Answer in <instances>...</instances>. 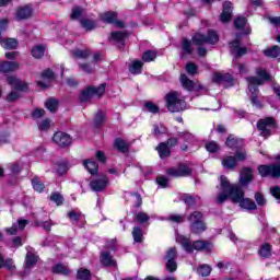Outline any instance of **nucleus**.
Returning <instances> with one entry per match:
<instances>
[{
	"instance_id": "9",
	"label": "nucleus",
	"mask_w": 280,
	"mask_h": 280,
	"mask_svg": "<svg viewBox=\"0 0 280 280\" xmlns=\"http://www.w3.org/2000/svg\"><path fill=\"white\" fill-rule=\"evenodd\" d=\"M246 160V151L241 150L236 151L235 156L226 155L222 159V165L226 170H234V167L237 166L238 161H245Z\"/></svg>"
},
{
	"instance_id": "49",
	"label": "nucleus",
	"mask_w": 280,
	"mask_h": 280,
	"mask_svg": "<svg viewBox=\"0 0 280 280\" xmlns=\"http://www.w3.org/2000/svg\"><path fill=\"white\" fill-rule=\"evenodd\" d=\"M234 25L236 27V30H244V27H246V18H236L234 20Z\"/></svg>"
},
{
	"instance_id": "16",
	"label": "nucleus",
	"mask_w": 280,
	"mask_h": 280,
	"mask_svg": "<svg viewBox=\"0 0 280 280\" xmlns=\"http://www.w3.org/2000/svg\"><path fill=\"white\" fill-rule=\"evenodd\" d=\"M51 80H54V71H51V69H47L37 78L36 82L38 86L47 89V86L51 84Z\"/></svg>"
},
{
	"instance_id": "18",
	"label": "nucleus",
	"mask_w": 280,
	"mask_h": 280,
	"mask_svg": "<svg viewBox=\"0 0 280 280\" xmlns=\"http://www.w3.org/2000/svg\"><path fill=\"white\" fill-rule=\"evenodd\" d=\"M127 36L128 33L126 31L113 32L109 37V40L114 43V45H117V47L121 48L124 47V43Z\"/></svg>"
},
{
	"instance_id": "47",
	"label": "nucleus",
	"mask_w": 280,
	"mask_h": 280,
	"mask_svg": "<svg viewBox=\"0 0 280 280\" xmlns=\"http://www.w3.org/2000/svg\"><path fill=\"white\" fill-rule=\"evenodd\" d=\"M45 106L47 109L50 110V113H56V109L58 108V102L54 98H49L46 103Z\"/></svg>"
},
{
	"instance_id": "19",
	"label": "nucleus",
	"mask_w": 280,
	"mask_h": 280,
	"mask_svg": "<svg viewBox=\"0 0 280 280\" xmlns=\"http://www.w3.org/2000/svg\"><path fill=\"white\" fill-rule=\"evenodd\" d=\"M231 16H233V4L226 1L223 3V11L220 16L221 23H229Z\"/></svg>"
},
{
	"instance_id": "17",
	"label": "nucleus",
	"mask_w": 280,
	"mask_h": 280,
	"mask_svg": "<svg viewBox=\"0 0 280 280\" xmlns=\"http://www.w3.org/2000/svg\"><path fill=\"white\" fill-rule=\"evenodd\" d=\"M166 259H167V262H166L167 270H170V272H176V268H177L176 260H175L176 247H172L167 250Z\"/></svg>"
},
{
	"instance_id": "33",
	"label": "nucleus",
	"mask_w": 280,
	"mask_h": 280,
	"mask_svg": "<svg viewBox=\"0 0 280 280\" xmlns=\"http://www.w3.org/2000/svg\"><path fill=\"white\" fill-rule=\"evenodd\" d=\"M156 150L160 154V159H166V156H170V154H172L170 145H167L165 142L160 143Z\"/></svg>"
},
{
	"instance_id": "10",
	"label": "nucleus",
	"mask_w": 280,
	"mask_h": 280,
	"mask_svg": "<svg viewBox=\"0 0 280 280\" xmlns=\"http://www.w3.org/2000/svg\"><path fill=\"white\" fill-rule=\"evenodd\" d=\"M257 128L260 130L262 137H270V130L277 128V122L275 121V118L268 117L260 119L257 124Z\"/></svg>"
},
{
	"instance_id": "12",
	"label": "nucleus",
	"mask_w": 280,
	"mask_h": 280,
	"mask_svg": "<svg viewBox=\"0 0 280 280\" xmlns=\"http://www.w3.org/2000/svg\"><path fill=\"white\" fill-rule=\"evenodd\" d=\"M167 175L173 176V178H178L183 176L191 175V167L189 164H179L177 167H172L167 170Z\"/></svg>"
},
{
	"instance_id": "35",
	"label": "nucleus",
	"mask_w": 280,
	"mask_h": 280,
	"mask_svg": "<svg viewBox=\"0 0 280 280\" xmlns=\"http://www.w3.org/2000/svg\"><path fill=\"white\" fill-rule=\"evenodd\" d=\"M141 69H143V62H141L140 60H135L129 66V71L133 75H139V73H141Z\"/></svg>"
},
{
	"instance_id": "15",
	"label": "nucleus",
	"mask_w": 280,
	"mask_h": 280,
	"mask_svg": "<svg viewBox=\"0 0 280 280\" xmlns=\"http://www.w3.org/2000/svg\"><path fill=\"white\" fill-rule=\"evenodd\" d=\"M52 141L57 143V145H60V148H67V145H71L72 143L71 136L62 131L56 132L52 137Z\"/></svg>"
},
{
	"instance_id": "46",
	"label": "nucleus",
	"mask_w": 280,
	"mask_h": 280,
	"mask_svg": "<svg viewBox=\"0 0 280 280\" xmlns=\"http://www.w3.org/2000/svg\"><path fill=\"white\" fill-rule=\"evenodd\" d=\"M81 16H84V9L80 8V7H74L72 9V14H71V19L73 21L80 19Z\"/></svg>"
},
{
	"instance_id": "43",
	"label": "nucleus",
	"mask_w": 280,
	"mask_h": 280,
	"mask_svg": "<svg viewBox=\"0 0 280 280\" xmlns=\"http://www.w3.org/2000/svg\"><path fill=\"white\" fill-rule=\"evenodd\" d=\"M32 186L35 191H38V194H43V191L45 190V184H43L40 179H38V177H35L32 180Z\"/></svg>"
},
{
	"instance_id": "51",
	"label": "nucleus",
	"mask_w": 280,
	"mask_h": 280,
	"mask_svg": "<svg viewBox=\"0 0 280 280\" xmlns=\"http://www.w3.org/2000/svg\"><path fill=\"white\" fill-rule=\"evenodd\" d=\"M206 150L208 152H218V150H220V145H218V142L215 141H210L206 143Z\"/></svg>"
},
{
	"instance_id": "29",
	"label": "nucleus",
	"mask_w": 280,
	"mask_h": 280,
	"mask_svg": "<svg viewBox=\"0 0 280 280\" xmlns=\"http://www.w3.org/2000/svg\"><path fill=\"white\" fill-rule=\"evenodd\" d=\"M101 264H103V266L109 267L117 266V262L115 261V259H113V256L108 252H104L101 254Z\"/></svg>"
},
{
	"instance_id": "52",
	"label": "nucleus",
	"mask_w": 280,
	"mask_h": 280,
	"mask_svg": "<svg viewBox=\"0 0 280 280\" xmlns=\"http://www.w3.org/2000/svg\"><path fill=\"white\" fill-rule=\"evenodd\" d=\"M144 108L149 112V113H153V115H156V113H159V106H156L154 103L152 102H148L144 104Z\"/></svg>"
},
{
	"instance_id": "37",
	"label": "nucleus",
	"mask_w": 280,
	"mask_h": 280,
	"mask_svg": "<svg viewBox=\"0 0 280 280\" xmlns=\"http://www.w3.org/2000/svg\"><path fill=\"white\" fill-rule=\"evenodd\" d=\"M52 272L55 275H69L70 270L66 265L57 264L52 267Z\"/></svg>"
},
{
	"instance_id": "38",
	"label": "nucleus",
	"mask_w": 280,
	"mask_h": 280,
	"mask_svg": "<svg viewBox=\"0 0 280 280\" xmlns=\"http://www.w3.org/2000/svg\"><path fill=\"white\" fill-rule=\"evenodd\" d=\"M31 54H32L33 58H43V56H45V46H43V45L35 46L31 50Z\"/></svg>"
},
{
	"instance_id": "57",
	"label": "nucleus",
	"mask_w": 280,
	"mask_h": 280,
	"mask_svg": "<svg viewBox=\"0 0 280 280\" xmlns=\"http://www.w3.org/2000/svg\"><path fill=\"white\" fill-rule=\"evenodd\" d=\"M104 119H105L104 113L98 112V113L95 115V117H94V124H95V126H102V124H104Z\"/></svg>"
},
{
	"instance_id": "11",
	"label": "nucleus",
	"mask_w": 280,
	"mask_h": 280,
	"mask_svg": "<svg viewBox=\"0 0 280 280\" xmlns=\"http://www.w3.org/2000/svg\"><path fill=\"white\" fill-rule=\"evenodd\" d=\"M260 176H271L272 178H279L280 176V163L273 165H260L258 167Z\"/></svg>"
},
{
	"instance_id": "48",
	"label": "nucleus",
	"mask_w": 280,
	"mask_h": 280,
	"mask_svg": "<svg viewBox=\"0 0 280 280\" xmlns=\"http://www.w3.org/2000/svg\"><path fill=\"white\" fill-rule=\"evenodd\" d=\"M50 200L52 202H56V205L58 207H60V205H62V202H65V198L62 197V195H60L59 192H54L51 196H50Z\"/></svg>"
},
{
	"instance_id": "42",
	"label": "nucleus",
	"mask_w": 280,
	"mask_h": 280,
	"mask_svg": "<svg viewBox=\"0 0 280 280\" xmlns=\"http://www.w3.org/2000/svg\"><path fill=\"white\" fill-rule=\"evenodd\" d=\"M132 237H133V241L137 243L143 242V231L141 230V228L139 226L133 228Z\"/></svg>"
},
{
	"instance_id": "27",
	"label": "nucleus",
	"mask_w": 280,
	"mask_h": 280,
	"mask_svg": "<svg viewBox=\"0 0 280 280\" xmlns=\"http://www.w3.org/2000/svg\"><path fill=\"white\" fill-rule=\"evenodd\" d=\"M0 45L3 49H16L19 47V42L15 38H1Z\"/></svg>"
},
{
	"instance_id": "36",
	"label": "nucleus",
	"mask_w": 280,
	"mask_h": 280,
	"mask_svg": "<svg viewBox=\"0 0 280 280\" xmlns=\"http://www.w3.org/2000/svg\"><path fill=\"white\" fill-rule=\"evenodd\" d=\"M83 165L85 167V170H88V172L90 174H95L98 170V165L97 162L93 161V160H88L83 162Z\"/></svg>"
},
{
	"instance_id": "23",
	"label": "nucleus",
	"mask_w": 280,
	"mask_h": 280,
	"mask_svg": "<svg viewBox=\"0 0 280 280\" xmlns=\"http://www.w3.org/2000/svg\"><path fill=\"white\" fill-rule=\"evenodd\" d=\"M27 224H30V221L20 219L18 220V223H13L10 229H7V233L8 235H16V233H19V231H23Z\"/></svg>"
},
{
	"instance_id": "21",
	"label": "nucleus",
	"mask_w": 280,
	"mask_h": 280,
	"mask_svg": "<svg viewBox=\"0 0 280 280\" xmlns=\"http://www.w3.org/2000/svg\"><path fill=\"white\" fill-rule=\"evenodd\" d=\"M212 82H217L218 84H230L233 85V77L229 73L223 74L220 72H215L212 77Z\"/></svg>"
},
{
	"instance_id": "58",
	"label": "nucleus",
	"mask_w": 280,
	"mask_h": 280,
	"mask_svg": "<svg viewBox=\"0 0 280 280\" xmlns=\"http://www.w3.org/2000/svg\"><path fill=\"white\" fill-rule=\"evenodd\" d=\"M81 25L82 27H84L85 30H94L95 27V22L91 21V20H82L81 21Z\"/></svg>"
},
{
	"instance_id": "30",
	"label": "nucleus",
	"mask_w": 280,
	"mask_h": 280,
	"mask_svg": "<svg viewBox=\"0 0 280 280\" xmlns=\"http://www.w3.org/2000/svg\"><path fill=\"white\" fill-rule=\"evenodd\" d=\"M114 148L118 150V152L126 153L130 150V143L126 142L124 139L118 138L114 141Z\"/></svg>"
},
{
	"instance_id": "54",
	"label": "nucleus",
	"mask_w": 280,
	"mask_h": 280,
	"mask_svg": "<svg viewBox=\"0 0 280 280\" xmlns=\"http://www.w3.org/2000/svg\"><path fill=\"white\" fill-rule=\"evenodd\" d=\"M170 222H175L176 224H180L182 222H185V217L182 214H171L168 217Z\"/></svg>"
},
{
	"instance_id": "59",
	"label": "nucleus",
	"mask_w": 280,
	"mask_h": 280,
	"mask_svg": "<svg viewBox=\"0 0 280 280\" xmlns=\"http://www.w3.org/2000/svg\"><path fill=\"white\" fill-rule=\"evenodd\" d=\"M156 183H158V185H160V187H163V188H165L170 185V180L165 176H159L156 178Z\"/></svg>"
},
{
	"instance_id": "64",
	"label": "nucleus",
	"mask_w": 280,
	"mask_h": 280,
	"mask_svg": "<svg viewBox=\"0 0 280 280\" xmlns=\"http://www.w3.org/2000/svg\"><path fill=\"white\" fill-rule=\"evenodd\" d=\"M74 56H75V58H88L89 50H75Z\"/></svg>"
},
{
	"instance_id": "5",
	"label": "nucleus",
	"mask_w": 280,
	"mask_h": 280,
	"mask_svg": "<svg viewBox=\"0 0 280 280\" xmlns=\"http://www.w3.org/2000/svg\"><path fill=\"white\" fill-rule=\"evenodd\" d=\"M165 100L166 108H168L170 113H180V110H185V108H187L185 98H183V95L177 91L166 94Z\"/></svg>"
},
{
	"instance_id": "55",
	"label": "nucleus",
	"mask_w": 280,
	"mask_h": 280,
	"mask_svg": "<svg viewBox=\"0 0 280 280\" xmlns=\"http://www.w3.org/2000/svg\"><path fill=\"white\" fill-rule=\"evenodd\" d=\"M33 119H40L42 117H45V109L43 108H35L32 112Z\"/></svg>"
},
{
	"instance_id": "31",
	"label": "nucleus",
	"mask_w": 280,
	"mask_h": 280,
	"mask_svg": "<svg viewBox=\"0 0 280 280\" xmlns=\"http://www.w3.org/2000/svg\"><path fill=\"white\" fill-rule=\"evenodd\" d=\"M0 268H7L11 272L16 270V267L14 266V260L12 258H3V255L0 253Z\"/></svg>"
},
{
	"instance_id": "34",
	"label": "nucleus",
	"mask_w": 280,
	"mask_h": 280,
	"mask_svg": "<svg viewBox=\"0 0 280 280\" xmlns=\"http://www.w3.org/2000/svg\"><path fill=\"white\" fill-rule=\"evenodd\" d=\"M51 126H54V122L49 118H45L37 121L38 130H40L42 132H47V130H49Z\"/></svg>"
},
{
	"instance_id": "2",
	"label": "nucleus",
	"mask_w": 280,
	"mask_h": 280,
	"mask_svg": "<svg viewBox=\"0 0 280 280\" xmlns=\"http://www.w3.org/2000/svg\"><path fill=\"white\" fill-rule=\"evenodd\" d=\"M256 73L258 78H247V82L249 83L247 95H249L253 106H256V108H261V103L257 101V95L259 93V89H257V86H261L264 82H268V80H270V74L261 68H258Z\"/></svg>"
},
{
	"instance_id": "32",
	"label": "nucleus",
	"mask_w": 280,
	"mask_h": 280,
	"mask_svg": "<svg viewBox=\"0 0 280 280\" xmlns=\"http://www.w3.org/2000/svg\"><path fill=\"white\" fill-rule=\"evenodd\" d=\"M225 145H228V148L231 150H238V148H242V140L235 138L234 136H229Z\"/></svg>"
},
{
	"instance_id": "13",
	"label": "nucleus",
	"mask_w": 280,
	"mask_h": 280,
	"mask_svg": "<svg viewBox=\"0 0 280 280\" xmlns=\"http://www.w3.org/2000/svg\"><path fill=\"white\" fill-rule=\"evenodd\" d=\"M90 187L92 191H104L108 187V177L106 175H97L91 180Z\"/></svg>"
},
{
	"instance_id": "26",
	"label": "nucleus",
	"mask_w": 280,
	"mask_h": 280,
	"mask_svg": "<svg viewBox=\"0 0 280 280\" xmlns=\"http://www.w3.org/2000/svg\"><path fill=\"white\" fill-rule=\"evenodd\" d=\"M230 47L232 49V54L236 55V58H240V56H244L246 54V48L240 47V37H237L234 42H231Z\"/></svg>"
},
{
	"instance_id": "62",
	"label": "nucleus",
	"mask_w": 280,
	"mask_h": 280,
	"mask_svg": "<svg viewBox=\"0 0 280 280\" xmlns=\"http://www.w3.org/2000/svg\"><path fill=\"white\" fill-rule=\"evenodd\" d=\"M270 194L273 196V198H277V200H280V187L275 186L270 188Z\"/></svg>"
},
{
	"instance_id": "4",
	"label": "nucleus",
	"mask_w": 280,
	"mask_h": 280,
	"mask_svg": "<svg viewBox=\"0 0 280 280\" xmlns=\"http://www.w3.org/2000/svg\"><path fill=\"white\" fill-rule=\"evenodd\" d=\"M177 244H180V246L184 248L186 253H194L195 250H206L211 252L213 250V244L209 243L207 241H195L191 243V241L183 235L176 236Z\"/></svg>"
},
{
	"instance_id": "28",
	"label": "nucleus",
	"mask_w": 280,
	"mask_h": 280,
	"mask_svg": "<svg viewBox=\"0 0 280 280\" xmlns=\"http://www.w3.org/2000/svg\"><path fill=\"white\" fill-rule=\"evenodd\" d=\"M253 180V171L250 168H243L240 175V183L242 185H248Z\"/></svg>"
},
{
	"instance_id": "60",
	"label": "nucleus",
	"mask_w": 280,
	"mask_h": 280,
	"mask_svg": "<svg viewBox=\"0 0 280 280\" xmlns=\"http://www.w3.org/2000/svg\"><path fill=\"white\" fill-rule=\"evenodd\" d=\"M154 135H165L167 132V129L163 125H154Z\"/></svg>"
},
{
	"instance_id": "41",
	"label": "nucleus",
	"mask_w": 280,
	"mask_h": 280,
	"mask_svg": "<svg viewBox=\"0 0 280 280\" xmlns=\"http://www.w3.org/2000/svg\"><path fill=\"white\" fill-rule=\"evenodd\" d=\"M78 280H91V271L89 269L81 268L77 273Z\"/></svg>"
},
{
	"instance_id": "25",
	"label": "nucleus",
	"mask_w": 280,
	"mask_h": 280,
	"mask_svg": "<svg viewBox=\"0 0 280 280\" xmlns=\"http://www.w3.org/2000/svg\"><path fill=\"white\" fill-rule=\"evenodd\" d=\"M27 254H26V267L25 269L28 270L30 268H33L36 265V261H38V256L32 253L31 247H26Z\"/></svg>"
},
{
	"instance_id": "56",
	"label": "nucleus",
	"mask_w": 280,
	"mask_h": 280,
	"mask_svg": "<svg viewBox=\"0 0 280 280\" xmlns=\"http://www.w3.org/2000/svg\"><path fill=\"white\" fill-rule=\"evenodd\" d=\"M255 200L258 205V207H264L266 205V197L261 195V192L255 194Z\"/></svg>"
},
{
	"instance_id": "3",
	"label": "nucleus",
	"mask_w": 280,
	"mask_h": 280,
	"mask_svg": "<svg viewBox=\"0 0 280 280\" xmlns=\"http://www.w3.org/2000/svg\"><path fill=\"white\" fill-rule=\"evenodd\" d=\"M218 40H220V37L218 36V33H215L214 31H209L207 37H205V35L200 33H197L192 37V43L187 39L183 40L182 49L184 54H191V51H194L192 45L200 46V45H205V43H209L210 45H215Z\"/></svg>"
},
{
	"instance_id": "39",
	"label": "nucleus",
	"mask_w": 280,
	"mask_h": 280,
	"mask_svg": "<svg viewBox=\"0 0 280 280\" xmlns=\"http://www.w3.org/2000/svg\"><path fill=\"white\" fill-rule=\"evenodd\" d=\"M265 56H268L269 58H278L280 56V47L273 46L271 48H268L264 50Z\"/></svg>"
},
{
	"instance_id": "14",
	"label": "nucleus",
	"mask_w": 280,
	"mask_h": 280,
	"mask_svg": "<svg viewBox=\"0 0 280 280\" xmlns=\"http://www.w3.org/2000/svg\"><path fill=\"white\" fill-rule=\"evenodd\" d=\"M180 82L186 91H196L197 93L198 91H202L203 93H207V89H205V86H202L200 83H195L192 80H189V78H187L185 74L180 75Z\"/></svg>"
},
{
	"instance_id": "61",
	"label": "nucleus",
	"mask_w": 280,
	"mask_h": 280,
	"mask_svg": "<svg viewBox=\"0 0 280 280\" xmlns=\"http://www.w3.org/2000/svg\"><path fill=\"white\" fill-rule=\"evenodd\" d=\"M68 218H69L72 222H78V220H80V218H82V213L75 212V211H70V212L68 213Z\"/></svg>"
},
{
	"instance_id": "53",
	"label": "nucleus",
	"mask_w": 280,
	"mask_h": 280,
	"mask_svg": "<svg viewBox=\"0 0 280 280\" xmlns=\"http://www.w3.org/2000/svg\"><path fill=\"white\" fill-rule=\"evenodd\" d=\"M186 71L189 75H196V73H198V66L189 62L186 65Z\"/></svg>"
},
{
	"instance_id": "24",
	"label": "nucleus",
	"mask_w": 280,
	"mask_h": 280,
	"mask_svg": "<svg viewBox=\"0 0 280 280\" xmlns=\"http://www.w3.org/2000/svg\"><path fill=\"white\" fill-rule=\"evenodd\" d=\"M101 19L104 23H116L117 27H124V22L117 21V13L106 12L101 15Z\"/></svg>"
},
{
	"instance_id": "40",
	"label": "nucleus",
	"mask_w": 280,
	"mask_h": 280,
	"mask_svg": "<svg viewBox=\"0 0 280 280\" xmlns=\"http://www.w3.org/2000/svg\"><path fill=\"white\" fill-rule=\"evenodd\" d=\"M259 255L260 257H265V258L270 257V255H272L270 244L268 243L262 244L259 249Z\"/></svg>"
},
{
	"instance_id": "8",
	"label": "nucleus",
	"mask_w": 280,
	"mask_h": 280,
	"mask_svg": "<svg viewBox=\"0 0 280 280\" xmlns=\"http://www.w3.org/2000/svg\"><path fill=\"white\" fill-rule=\"evenodd\" d=\"M188 221L190 222L191 233H203L206 230L201 212L195 211L189 215Z\"/></svg>"
},
{
	"instance_id": "7",
	"label": "nucleus",
	"mask_w": 280,
	"mask_h": 280,
	"mask_svg": "<svg viewBox=\"0 0 280 280\" xmlns=\"http://www.w3.org/2000/svg\"><path fill=\"white\" fill-rule=\"evenodd\" d=\"M106 93V85L101 84L97 88L90 86L81 92L79 95L80 102H90L93 97H102Z\"/></svg>"
},
{
	"instance_id": "50",
	"label": "nucleus",
	"mask_w": 280,
	"mask_h": 280,
	"mask_svg": "<svg viewBox=\"0 0 280 280\" xmlns=\"http://www.w3.org/2000/svg\"><path fill=\"white\" fill-rule=\"evenodd\" d=\"M136 220L140 224H144V222H148V220H150V215H148V213H145V212H138L136 214Z\"/></svg>"
},
{
	"instance_id": "63",
	"label": "nucleus",
	"mask_w": 280,
	"mask_h": 280,
	"mask_svg": "<svg viewBox=\"0 0 280 280\" xmlns=\"http://www.w3.org/2000/svg\"><path fill=\"white\" fill-rule=\"evenodd\" d=\"M184 202L185 205H187L188 207H194V205H196V198L191 197V196H185L184 197Z\"/></svg>"
},
{
	"instance_id": "6",
	"label": "nucleus",
	"mask_w": 280,
	"mask_h": 280,
	"mask_svg": "<svg viewBox=\"0 0 280 280\" xmlns=\"http://www.w3.org/2000/svg\"><path fill=\"white\" fill-rule=\"evenodd\" d=\"M7 82L13 89L7 95V102H16V100H19V97H21V94L19 93V91H27V89H28L27 83L19 80L16 77H8Z\"/></svg>"
},
{
	"instance_id": "45",
	"label": "nucleus",
	"mask_w": 280,
	"mask_h": 280,
	"mask_svg": "<svg viewBox=\"0 0 280 280\" xmlns=\"http://www.w3.org/2000/svg\"><path fill=\"white\" fill-rule=\"evenodd\" d=\"M156 58V51L155 50H147L142 55V60L144 62H152Z\"/></svg>"
},
{
	"instance_id": "22",
	"label": "nucleus",
	"mask_w": 280,
	"mask_h": 280,
	"mask_svg": "<svg viewBox=\"0 0 280 280\" xmlns=\"http://www.w3.org/2000/svg\"><path fill=\"white\" fill-rule=\"evenodd\" d=\"M20 65L16 61H2L0 62V72L10 73L12 71H19Z\"/></svg>"
},
{
	"instance_id": "20",
	"label": "nucleus",
	"mask_w": 280,
	"mask_h": 280,
	"mask_svg": "<svg viewBox=\"0 0 280 280\" xmlns=\"http://www.w3.org/2000/svg\"><path fill=\"white\" fill-rule=\"evenodd\" d=\"M33 14L32 7L25 5L20 7L15 12L16 21H25V19H30Z\"/></svg>"
},
{
	"instance_id": "44",
	"label": "nucleus",
	"mask_w": 280,
	"mask_h": 280,
	"mask_svg": "<svg viewBox=\"0 0 280 280\" xmlns=\"http://www.w3.org/2000/svg\"><path fill=\"white\" fill-rule=\"evenodd\" d=\"M197 272L200 277H209L211 275V266L201 265L198 267Z\"/></svg>"
},
{
	"instance_id": "1",
	"label": "nucleus",
	"mask_w": 280,
	"mask_h": 280,
	"mask_svg": "<svg viewBox=\"0 0 280 280\" xmlns=\"http://www.w3.org/2000/svg\"><path fill=\"white\" fill-rule=\"evenodd\" d=\"M232 200L234 205H240L241 209L246 211H255L257 209V203L253 199L244 198V190L235 184H231L226 176L222 175L220 177V188L217 197V202L222 205L225 200Z\"/></svg>"
}]
</instances>
